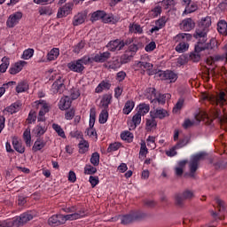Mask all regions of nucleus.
Wrapping results in <instances>:
<instances>
[{
	"instance_id": "b1692460",
	"label": "nucleus",
	"mask_w": 227,
	"mask_h": 227,
	"mask_svg": "<svg viewBox=\"0 0 227 227\" xmlns=\"http://www.w3.org/2000/svg\"><path fill=\"white\" fill-rule=\"evenodd\" d=\"M123 63H127V61L125 60H120L118 59H114L110 62H108L106 64V68H108V70H118V68H121V65H123Z\"/></svg>"
},
{
	"instance_id": "ddd939ff",
	"label": "nucleus",
	"mask_w": 227,
	"mask_h": 227,
	"mask_svg": "<svg viewBox=\"0 0 227 227\" xmlns=\"http://www.w3.org/2000/svg\"><path fill=\"white\" fill-rule=\"evenodd\" d=\"M123 47H125V42L120 39L110 41L106 44V48L108 49V51H111V52H116V51H121Z\"/></svg>"
},
{
	"instance_id": "8fccbe9b",
	"label": "nucleus",
	"mask_w": 227,
	"mask_h": 227,
	"mask_svg": "<svg viewBox=\"0 0 227 227\" xmlns=\"http://www.w3.org/2000/svg\"><path fill=\"white\" fill-rule=\"evenodd\" d=\"M214 118L218 120V121H220V123L227 122V117L223 114L221 110H215V112L214 113Z\"/></svg>"
},
{
	"instance_id": "5701e85b",
	"label": "nucleus",
	"mask_w": 227,
	"mask_h": 227,
	"mask_svg": "<svg viewBox=\"0 0 227 227\" xmlns=\"http://www.w3.org/2000/svg\"><path fill=\"white\" fill-rule=\"evenodd\" d=\"M113 102V95L105 94L101 98L100 105L103 107V110L109 111V105Z\"/></svg>"
},
{
	"instance_id": "13d9d810",
	"label": "nucleus",
	"mask_w": 227,
	"mask_h": 227,
	"mask_svg": "<svg viewBox=\"0 0 227 227\" xmlns=\"http://www.w3.org/2000/svg\"><path fill=\"white\" fill-rule=\"evenodd\" d=\"M35 50L28 48L23 51V54L21 56L22 59H31V57L34 56Z\"/></svg>"
},
{
	"instance_id": "37998d69",
	"label": "nucleus",
	"mask_w": 227,
	"mask_h": 227,
	"mask_svg": "<svg viewBox=\"0 0 227 227\" xmlns=\"http://www.w3.org/2000/svg\"><path fill=\"white\" fill-rule=\"evenodd\" d=\"M121 139H122V141H127V143H132V141H134V134L128 130L123 131L121 133Z\"/></svg>"
},
{
	"instance_id": "c9c22d12",
	"label": "nucleus",
	"mask_w": 227,
	"mask_h": 227,
	"mask_svg": "<svg viewBox=\"0 0 227 227\" xmlns=\"http://www.w3.org/2000/svg\"><path fill=\"white\" fill-rule=\"evenodd\" d=\"M137 113L138 114L145 116V114H148V113H150V105L145 104V103H140L137 106Z\"/></svg>"
},
{
	"instance_id": "052dcab7",
	"label": "nucleus",
	"mask_w": 227,
	"mask_h": 227,
	"mask_svg": "<svg viewBox=\"0 0 227 227\" xmlns=\"http://www.w3.org/2000/svg\"><path fill=\"white\" fill-rule=\"evenodd\" d=\"M161 6L164 10H169V8L175 6V0H163L161 2Z\"/></svg>"
},
{
	"instance_id": "f03ea898",
	"label": "nucleus",
	"mask_w": 227,
	"mask_h": 227,
	"mask_svg": "<svg viewBox=\"0 0 227 227\" xmlns=\"http://www.w3.org/2000/svg\"><path fill=\"white\" fill-rule=\"evenodd\" d=\"M33 107L35 109H39V114L37 116V121H46L47 118H45V114L51 111V106H49V103L43 99L36 100L33 103Z\"/></svg>"
},
{
	"instance_id": "a18cd8bd",
	"label": "nucleus",
	"mask_w": 227,
	"mask_h": 227,
	"mask_svg": "<svg viewBox=\"0 0 227 227\" xmlns=\"http://www.w3.org/2000/svg\"><path fill=\"white\" fill-rule=\"evenodd\" d=\"M78 60H80V63L82 65V67H84V65H91V63H95L94 57H90V55H85Z\"/></svg>"
},
{
	"instance_id": "338daca9",
	"label": "nucleus",
	"mask_w": 227,
	"mask_h": 227,
	"mask_svg": "<svg viewBox=\"0 0 227 227\" xmlns=\"http://www.w3.org/2000/svg\"><path fill=\"white\" fill-rule=\"evenodd\" d=\"M143 115H141V114L137 113L132 117V121L135 125V127H137V125L141 124V117Z\"/></svg>"
},
{
	"instance_id": "6e6d98bb",
	"label": "nucleus",
	"mask_w": 227,
	"mask_h": 227,
	"mask_svg": "<svg viewBox=\"0 0 227 227\" xmlns=\"http://www.w3.org/2000/svg\"><path fill=\"white\" fill-rule=\"evenodd\" d=\"M160 13H162V7H160V5H157L150 11V15H152L153 19L157 18Z\"/></svg>"
},
{
	"instance_id": "1a4fd4ad",
	"label": "nucleus",
	"mask_w": 227,
	"mask_h": 227,
	"mask_svg": "<svg viewBox=\"0 0 227 227\" xmlns=\"http://www.w3.org/2000/svg\"><path fill=\"white\" fill-rule=\"evenodd\" d=\"M215 201L216 203L218 213L216 211H213L212 215L215 217V219H220V221H223V219H224L226 203H224L223 200L219 198L215 199Z\"/></svg>"
},
{
	"instance_id": "c03bdc74",
	"label": "nucleus",
	"mask_w": 227,
	"mask_h": 227,
	"mask_svg": "<svg viewBox=\"0 0 227 227\" xmlns=\"http://www.w3.org/2000/svg\"><path fill=\"white\" fill-rule=\"evenodd\" d=\"M8 67H10V59L7 57L2 58V64L0 65V72L4 74L6 70H8Z\"/></svg>"
},
{
	"instance_id": "f8f14e48",
	"label": "nucleus",
	"mask_w": 227,
	"mask_h": 227,
	"mask_svg": "<svg viewBox=\"0 0 227 227\" xmlns=\"http://www.w3.org/2000/svg\"><path fill=\"white\" fill-rule=\"evenodd\" d=\"M194 197V193L192 191L186 190L183 192V194L177 193L176 194V204L178 207H182L184 205V200H191V198Z\"/></svg>"
},
{
	"instance_id": "7ed1b4c3",
	"label": "nucleus",
	"mask_w": 227,
	"mask_h": 227,
	"mask_svg": "<svg viewBox=\"0 0 227 227\" xmlns=\"http://www.w3.org/2000/svg\"><path fill=\"white\" fill-rule=\"evenodd\" d=\"M146 217V214L141 211H131L129 214L121 215V223L127 225L132 224L135 221H142Z\"/></svg>"
},
{
	"instance_id": "4468645a",
	"label": "nucleus",
	"mask_w": 227,
	"mask_h": 227,
	"mask_svg": "<svg viewBox=\"0 0 227 227\" xmlns=\"http://www.w3.org/2000/svg\"><path fill=\"white\" fill-rule=\"evenodd\" d=\"M74 8L73 3H67L64 6L59 8L57 18L63 19V17H67L72 13V9Z\"/></svg>"
},
{
	"instance_id": "864d4df0",
	"label": "nucleus",
	"mask_w": 227,
	"mask_h": 227,
	"mask_svg": "<svg viewBox=\"0 0 227 227\" xmlns=\"http://www.w3.org/2000/svg\"><path fill=\"white\" fill-rule=\"evenodd\" d=\"M184 104L185 99H184V98H180L173 108V113H178V111H182Z\"/></svg>"
},
{
	"instance_id": "ea45409f",
	"label": "nucleus",
	"mask_w": 227,
	"mask_h": 227,
	"mask_svg": "<svg viewBox=\"0 0 227 227\" xmlns=\"http://www.w3.org/2000/svg\"><path fill=\"white\" fill-rule=\"evenodd\" d=\"M5 111H7V113H10L11 114L19 113V111H20V103L19 102L12 103L10 106H7L5 108Z\"/></svg>"
},
{
	"instance_id": "9d476101",
	"label": "nucleus",
	"mask_w": 227,
	"mask_h": 227,
	"mask_svg": "<svg viewBox=\"0 0 227 227\" xmlns=\"http://www.w3.org/2000/svg\"><path fill=\"white\" fill-rule=\"evenodd\" d=\"M23 15L24 14L22 13V12H16L11 14L6 20L7 27H10V28L15 27V26H17L19 22L22 20Z\"/></svg>"
},
{
	"instance_id": "de8ad7c7",
	"label": "nucleus",
	"mask_w": 227,
	"mask_h": 227,
	"mask_svg": "<svg viewBox=\"0 0 227 227\" xmlns=\"http://www.w3.org/2000/svg\"><path fill=\"white\" fill-rule=\"evenodd\" d=\"M60 109L61 111H67V109H70L72 106V101L68 98H65L60 100Z\"/></svg>"
},
{
	"instance_id": "412c9836",
	"label": "nucleus",
	"mask_w": 227,
	"mask_h": 227,
	"mask_svg": "<svg viewBox=\"0 0 227 227\" xmlns=\"http://www.w3.org/2000/svg\"><path fill=\"white\" fill-rule=\"evenodd\" d=\"M24 65H26V61L20 60L19 62H16L14 65H12L9 69V74L11 75H15L19 74V72L22 71V68H24Z\"/></svg>"
},
{
	"instance_id": "4be33fe9",
	"label": "nucleus",
	"mask_w": 227,
	"mask_h": 227,
	"mask_svg": "<svg viewBox=\"0 0 227 227\" xmlns=\"http://www.w3.org/2000/svg\"><path fill=\"white\" fill-rule=\"evenodd\" d=\"M151 118H159V120H164L168 116V111L165 109H154L150 112Z\"/></svg>"
},
{
	"instance_id": "e2e57ef3",
	"label": "nucleus",
	"mask_w": 227,
	"mask_h": 227,
	"mask_svg": "<svg viewBox=\"0 0 227 227\" xmlns=\"http://www.w3.org/2000/svg\"><path fill=\"white\" fill-rule=\"evenodd\" d=\"M97 168L91 165H86L84 167V175H95Z\"/></svg>"
},
{
	"instance_id": "5fc2aeb1",
	"label": "nucleus",
	"mask_w": 227,
	"mask_h": 227,
	"mask_svg": "<svg viewBox=\"0 0 227 227\" xmlns=\"http://www.w3.org/2000/svg\"><path fill=\"white\" fill-rule=\"evenodd\" d=\"M38 117L36 116V112L31 110L28 114V116L27 118V122L28 125H31L32 123H35L36 121V119Z\"/></svg>"
},
{
	"instance_id": "79ce46f5",
	"label": "nucleus",
	"mask_w": 227,
	"mask_h": 227,
	"mask_svg": "<svg viewBox=\"0 0 227 227\" xmlns=\"http://www.w3.org/2000/svg\"><path fill=\"white\" fill-rule=\"evenodd\" d=\"M107 120H109V110H102L99 114L98 121L101 125L104 123H107Z\"/></svg>"
},
{
	"instance_id": "6e6552de",
	"label": "nucleus",
	"mask_w": 227,
	"mask_h": 227,
	"mask_svg": "<svg viewBox=\"0 0 227 227\" xmlns=\"http://www.w3.org/2000/svg\"><path fill=\"white\" fill-rule=\"evenodd\" d=\"M33 220V215L29 212H26L21 214L20 216H15L11 220L12 223V226H23V224H26L27 223H29V221Z\"/></svg>"
},
{
	"instance_id": "393cba45",
	"label": "nucleus",
	"mask_w": 227,
	"mask_h": 227,
	"mask_svg": "<svg viewBox=\"0 0 227 227\" xmlns=\"http://www.w3.org/2000/svg\"><path fill=\"white\" fill-rule=\"evenodd\" d=\"M12 143L14 150L18 152V153H24V152H26V146H24L22 142L19 141L17 137H13Z\"/></svg>"
},
{
	"instance_id": "aec40b11",
	"label": "nucleus",
	"mask_w": 227,
	"mask_h": 227,
	"mask_svg": "<svg viewBox=\"0 0 227 227\" xmlns=\"http://www.w3.org/2000/svg\"><path fill=\"white\" fill-rule=\"evenodd\" d=\"M93 58L94 63H106L111 58V53L109 51L99 52L94 55Z\"/></svg>"
},
{
	"instance_id": "bf43d9fd",
	"label": "nucleus",
	"mask_w": 227,
	"mask_h": 227,
	"mask_svg": "<svg viewBox=\"0 0 227 227\" xmlns=\"http://www.w3.org/2000/svg\"><path fill=\"white\" fill-rule=\"evenodd\" d=\"M23 139L27 145V146H31V131L26 129L23 133Z\"/></svg>"
},
{
	"instance_id": "c85d7f7f",
	"label": "nucleus",
	"mask_w": 227,
	"mask_h": 227,
	"mask_svg": "<svg viewBox=\"0 0 227 227\" xmlns=\"http://www.w3.org/2000/svg\"><path fill=\"white\" fill-rule=\"evenodd\" d=\"M129 32L134 33V35H143V27L137 23H130L129 26Z\"/></svg>"
},
{
	"instance_id": "7c9ffc66",
	"label": "nucleus",
	"mask_w": 227,
	"mask_h": 227,
	"mask_svg": "<svg viewBox=\"0 0 227 227\" xmlns=\"http://www.w3.org/2000/svg\"><path fill=\"white\" fill-rule=\"evenodd\" d=\"M104 90H111V82L109 81H102L95 89V93H102Z\"/></svg>"
},
{
	"instance_id": "a19ab883",
	"label": "nucleus",
	"mask_w": 227,
	"mask_h": 227,
	"mask_svg": "<svg viewBox=\"0 0 227 227\" xmlns=\"http://www.w3.org/2000/svg\"><path fill=\"white\" fill-rule=\"evenodd\" d=\"M97 120V110L92 107L90 110V121H89V127L93 129L95 127V121Z\"/></svg>"
},
{
	"instance_id": "69168bd1",
	"label": "nucleus",
	"mask_w": 227,
	"mask_h": 227,
	"mask_svg": "<svg viewBox=\"0 0 227 227\" xmlns=\"http://www.w3.org/2000/svg\"><path fill=\"white\" fill-rule=\"evenodd\" d=\"M89 182L92 188L97 187V185L100 184V180H98V176H90L89 177Z\"/></svg>"
},
{
	"instance_id": "72a5a7b5",
	"label": "nucleus",
	"mask_w": 227,
	"mask_h": 227,
	"mask_svg": "<svg viewBox=\"0 0 227 227\" xmlns=\"http://www.w3.org/2000/svg\"><path fill=\"white\" fill-rule=\"evenodd\" d=\"M215 49H217V48H205L198 51H196V44H195V48H194L195 53H191L190 58L191 59H192V61H194L195 63H198V61H200V59H201V57L200 56V52H203V51H208V50L215 51Z\"/></svg>"
},
{
	"instance_id": "c756f323",
	"label": "nucleus",
	"mask_w": 227,
	"mask_h": 227,
	"mask_svg": "<svg viewBox=\"0 0 227 227\" xmlns=\"http://www.w3.org/2000/svg\"><path fill=\"white\" fill-rule=\"evenodd\" d=\"M154 129H157V121L155 120V117L146 119L145 130H147V132H152Z\"/></svg>"
},
{
	"instance_id": "49530a36",
	"label": "nucleus",
	"mask_w": 227,
	"mask_h": 227,
	"mask_svg": "<svg viewBox=\"0 0 227 227\" xmlns=\"http://www.w3.org/2000/svg\"><path fill=\"white\" fill-rule=\"evenodd\" d=\"M90 163L92 164V166L97 168V166L100 164V153L97 152L93 153L90 157Z\"/></svg>"
},
{
	"instance_id": "a878e982",
	"label": "nucleus",
	"mask_w": 227,
	"mask_h": 227,
	"mask_svg": "<svg viewBox=\"0 0 227 227\" xmlns=\"http://www.w3.org/2000/svg\"><path fill=\"white\" fill-rule=\"evenodd\" d=\"M47 142L42 137H38L32 147L33 152H40L43 148H45Z\"/></svg>"
},
{
	"instance_id": "dca6fc26",
	"label": "nucleus",
	"mask_w": 227,
	"mask_h": 227,
	"mask_svg": "<svg viewBox=\"0 0 227 227\" xmlns=\"http://www.w3.org/2000/svg\"><path fill=\"white\" fill-rule=\"evenodd\" d=\"M65 80L61 76H59L57 81H55L51 85L53 93H63L65 91Z\"/></svg>"
},
{
	"instance_id": "20e7f679",
	"label": "nucleus",
	"mask_w": 227,
	"mask_h": 227,
	"mask_svg": "<svg viewBox=\"0 0 227 227\" xmlns=\"http://www.w3.org/2000/svg\"><path fill=\"white\" fill-rule=\"evenodd\" d=\"M63 212H66V215H76L74 220L72 221H77V219H82L84 217H87L88 215V210L84 207H77V206H68L62 208Z\"/></svg>"
},
{
	"instance_id": "0eeeda50",
	"label": "nucleus",
	"mask_w": 227,
	"mask_h": 227,
	"mask_svg": "<svg viewBox=\"0 0 227 227\" xmlns=\"http://www.w3.org/2000/svg\"><path fill=\"white\" fill-rule=\"evenodd\" d=\"M134 69L137 70H145L147 75H155L157 71L153 70V64L150 62L136 61L134 64Z\"/></svg>"
},
{
	"instance_id": "2eb2a0df",
	"label": "nucleus",
	"mask_w": 227,
	"mask_h": 227,
	"mask_svg": "<svg viewBox=\"0 0 227 227\" xmlns=\"http://www.w3.org/2000/svg\"><path fill=\"white\" fill-rule=\"evenodd\" d=\"M67 68L71 70V72H75L76 74H82L84 69L86 68L80 62L79 59L71 61L67 64Z\"/></svg>"
},
{
	"instance_id": "680f3d73",
	"label": "nucleus",
	"mask_w": 227,
	"mask_h": 227,
	"mask_svg": "<svg viewBox=\"0 0 227 227\" xmlns=\"http://www.w3.org/2000/svg\"><path fill=\"white\" fill-rule=\"evenodd\" d=\"M27 83L25 82H20L16 87L17 93H24V91H27Z\"/></svg>"
},
{
	"instance_id": "774afa93",
	"label": "nucleus",
	"mask_w": 227,
	"mask_h": 227,
	"mask_svg": "<svg viewBox=\"0 0 227 227\" xmlns=\"http://www.w3.org/2000/svg\"><path fill=\"white\" fill-rule=\"evenodd\" d=\"M40 15H52V10L50 7H41L39 9Z\"/></svg>"
},
{
	"instance_id": "58836bf2",
	"label": "nucleus",
	"mask_w": 227,
	"mask_h": 227,
	"mask_svg": "<svg viewBox=\"0 0 227 227\" xmlns=\"http://www.w3.org/2000/svg\"><path fill=\"white\" fill-rule=\"evenodd\" d=\"M198 10V4L192 3L186 4V7L183 12V15H189V13H194Z\"/></svg>"
},
{
	"instance_id": "423d86ee",
	"label": "nucleus",
	"mask_w": 227,
	"mask_h": 227,
	"mask_svg": "<svg viewBox=\"0 0 227 227\" xmlns=\"http://www.w3.org/2000/svg\"><path fill=\"white\" fill-rule=\"evenodd\" d=\"M205 153H200L193 156L190 160V175L191 176H194L196 171H198V166H200V160H203L205 159Z\"/></svg>"
},
{
	"instance_id": "9b49d317",
	"label": "nucleus",
	"mask_w": 227,
	"mask_h": 227,
	"mask_svg": "<svg viewBox=\"0 0 227 227\" xmlns=\"http://www.w3.org/2000/svg\"><path fill=\"white\" fill-rule=\"evenodd\" d=\"M157 74L158 77H160L161 81H169V82H176V80L178 79V74H176V73L171 70L159 71Z\"/></svg>"
},
{
	"instance_id": "2f4dec72",
	"label": "nucleus",
	"mask_w": 227,
	"mask_h": 227,
	"mask_svg": "<svg viewBox=\"0 0 227 227\" xmlns=\"http://www.w3.org/2000/svg\"><path fill=\"white\" fill-rule=\"evenodd\" d=\"M134 107H136V102H134L133 100H128L122 109L123 114H130Z\"/></svg>"
},
{
	"instance_id": "f257e3e1",
	"label": "nucleus",
	"mask_w": 227,
	"mask_h": 227,
	"mask_svg": "<svg viewBox=\"0 0 227 227\" xmlns=\"http://www.w3.org/2000/svg\"><path fill=\"white\" fill-rule=\"evenodd\" d=\"M210 26H212V18L210 16L202 18L199 22L198 27L193 35L194 38L199 40L195 48L197 51H203V49H217V40L215 38L210 39L209 43H207V35Z\"/></svg>"
},
{
	"instance_id": "f704fd0d",
	"label": "nucleus",
	"mask_w": 227,
	"mask_h": 227,
	"mask_svg": "<svg viewBox=\"0 0 227 227\" xmlns=\"http://www.w3.org/2000/svg\"><path fill=\"white\" fill-rule=\"evenodd\" d=\"M59 57V48L51 49L47 54L48 61H54V60L58 59Z\"/></svg>"
},
{
	"instance_id": "4c0bfd02",
	"label": "nucleus",
	"mask_w": 227,
	"mask_h": 227,
	"mask_svg": "<svg viewBox=\"0 0 227 227\" xmlns=\"http://www.w3.org/2000/svg\"><path fill=\"white\" fill-rule=\"evenodd\" d=\"M217 31L220 33V35H223V36H226L227 35V22L224 20H220L217 23Z\"/></svg>"
},
{
	"instance_id": "603ef678",
	"label": "nucleus",
	"mask_w": 227,
	"mask_h": 227,
	"mask_svg": "<svg viewBox=\"0 0 227 227\" xmlns=\"http://www.w3.org/2000/svg\"><path fill=\"white\" fill-rule=\"evenodd\" d=\"M121 147V144L119 143V142H114V143H112L108 145V148L106 150V152L108 153H111L113 152H118V150H120V148Z\"/></svg>"
},
{
	"instance_id": "cd10ccee",
	"label": "nucleus",
	"mask_w": 227,
	"mask_h": 227,
	"mask_svg": "<svg viewBox=\"0 0 227 227\" xmlns=\"http://www.w3.org/2000/svg\"><path fill=\"white\" fill-rule=\"evenodd\" d=\"M152 97H154V98L152 100V102H154V104H157V102L158 104H161V105L166 104V96L164 94H160L157 97L155 89L152 90Z\"/></svg>"
},
{
	"instance_id": "6ab92c4d",
	"label": "nucleus",
	"mask_w": 227,
	"mask_h": 227,
	"mask_svg": "<svg viewBox=\"0 0 227 227\" xmlns=\"http://www.w3.org/2000/svg\"><path fill=\"white\" fill-rule=\"evenodd\" d=\"M195 26L196 23L194 22V20H192V19L191 18H187L182 21L181 29H183V31H192Z\"/></svg>"
},
{
	"instance_id": "473e14b6",
	"label": "nucleus",
	"mask_w": 227,
	"mask_h": 227,
	"mask_svg": "<svg viewBox=\"0 0 227 227\" xmlns=\"http://www.w3.org/2000/svg\"><path fill=\"white\" fill-rule=\"evenodd\" d=\"M85 20H86V15L79 12L78 14L74 16L73 26H81V24H84Z\"/></svg>"
},
{
	"instance_id": "bb28decb",
	"label": "nucleus",
	"mask_w": 227,
	"mask_h": 227,
	"mask_svg": "<svg viewBox=\"0 0 227 227\" xmlns=\"http://www.w3.org/2000/svg\"><path fill=\"white\" fill-rule=\"evenodd\" d=\"M107 13L105 11H96L91 14L90 21L97 22V20H103L106 17Z\"/></svg>"
},
{
	"instance_id": "0e129e2a",
	"label": "nucleus",
	"mask_w": 227,
	"mask_h": 227,
	"mask_svg": "<svg viewBox=\"0 0 227 227\" xmlns=\"http://www.w3.org/2000/svg\"><path fill=\"white\" fill-rule=\"evenodd\" d=\"M84 45H86V43L83 41H81L74 47L73 52L79 54V52L84 49Z\"/></svg>"
},
{
	"instance_id": "39448f33",
	"label": "nucleus",
	"mask_w": 227,
	"mask_h": 227,
	"mask_svg": "<svg viewBox=\"0 0 227 227\" xmlns=\"http://www.w3.org/2000/svg\"><path fill=\"white\" fill-rule=\"evenodd\" d=\"M75 217H76V215H64L61 214L53 215L48 219V224L49 226H61V224H65L67 221L74 220Z\"/></svg>"
},
{
	"instance_id": "e433bc0d",
	"label": "nucleus",
	"mask_w": 227,
	"mask_h": 227,
	"mask_svg": "<svg viewBox=\"0 0 227 227\" xmlns=\"http://www.w3.org/2000/svg\"><path fill=\"white\" fill-rule=\"evenodd\" d=\"M79 153L84 154L90 149V143L88 141L82 139L78 144Z\"/></svg>"
},
{
	"instance_id": "09e8293b",
	"label": "nucleus",
	"mask_w": 227,
	"mask_h": 227,
	"mask_svg": "<svg viewBox=\"0 0 227 227\" xmlns=\"http://www.w3.org/2000/svg\"><path fill=\"white\" fill-rule=\"evenodd\" d=\"M52 129L53 130H55V132H57L59 137H62L63 139L67 138V136L65 135V130H63V128H61V126H59V124L53 123Z\"/></svg>"
},
{
	"instance_id": "f3484780",
	"label": "nucleus",
	"mask_w": 227,
	"mask_h": 227,
	"mask_svg": "<svg viewBox=\"0 0 227 227\" xmlns=\"http://www.w3.org/2000/svg\"><path fill=\"white\" fill-rule=\"evenodd\" d=\"M210 102L212 104H215V106H223V104H227V98L225 92H220L216 97L209 98Z\"/></svg>"
},
{
	"instance_id": "a211bd4d",
	"label": "nucleus",
	"mask_w": 227,
	"mask_h": 227,
	"mask_svg": "<svg viewBox=\"0 0 227 227\" xmlns=\"http://www.w3.org/2000/svg\"><path fill=\"white\" fill-rule=\"evenodd\" d=\"M47 124L45 123V121H41V123L37 124L34 129L33 132L35 136V137H42V136H43V134H45V132H47Z\"/></svg>"
},
{
	"instance_id": "4d7b16f0",
	"label": "nucleus",
	"mask_w": 227,
	"mask_h": 227,
	"mask_svg": "<svg viewBox=\"0 0 227 227\" xmlns=\"http://www.w3.org/2000/svg\"><path fill=\"white\" fill-rule=\"evenodd\" d=\"M187 49H189V44H187L185 42H182L176 46V51L179 53L185 52Z\"/></svg>"
},
{
	"instance_id": "3c124183",
	"label": "nucleus",
	"mask_w": 227,
	"mask_h": 227,
	"mask_svg": "<svg viewBox=\"0 0 227 227\" xmlns=\"http://www.w3.org/2000/svg\"><path fill=\"white\" fill-rule=\"evenodd\" d=\"M147 154H148V147H146V142H145V140H141L139 155L140 157H146Z\"/></svg>"
}]
</instances>
